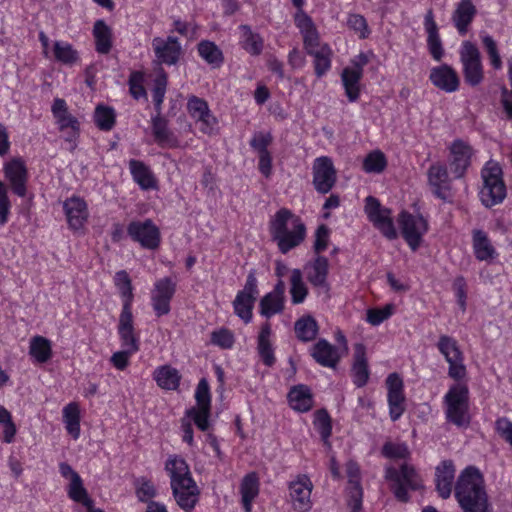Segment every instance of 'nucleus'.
<instances>
[{
	"mask_svg": "<svg viewBox=\"0 0 512 512\" xmlns=\"http://www.w3.org/2000/svg\"><path fill=\"white\" fill-rule=\"evenodd\" d=\"M272 334L271 325L269 322H265L260 329L257 338V350L262 362L271 367L274 365L276 358L274 355V349L270 341Z\"/></svg>",
	"mask_w": 512,
	"mask_h": 512,
	"instance_id": "obj_34",
	"label": "nucleus"
},
{
	"mask_svg": "<svg viewBox=\"0 0 512 512\" xmlns=\"http://www.w3.org/2000/svg\"><path fill=\"white\" fill-rule=\"evenodd\" d=\"M176 292V283L170 277L157 280L151 291V305L157 317L170 313L171 300Z\"/></svg>",
	"mask_w": 512,
	"mask_h": 512,
	"instance_id": "obj_13",
	"label": "nucleus"
},
{
	"mask_svg": "<svg viewBox=\"0 0 512 512\" xmlns=\"http://www.w3.org/2000/svg\"><path fill=\"white\" fill-rule=\"evenodd\" d=\"M116 120V114L112 107L98 105L94 112L96 126L102 131H110Z\"/></svg>",
	"mask_w": 512,
	"mask_h": 512,
	"instance_id": "obj_52",
	"label": "nucleus"
},
{
	"mask_svg": "<svg viewBox=\"0 0 512 512\" xmlns=\"http://www.w3.org/2000/svg\"><path fill=\"white\" fill-rule=\"evenodd\" d=\"M386 478L393 481L391 490L400 502L409 501L408 489L416 491L422 487L419 475L412 466L406 463L401 465L399 471L394 468L387 469Z\"/></svg>",
	"mask_w": 512,
	"mask_h": 512,
	"instance_id": "obj_6",
	"label": "nucleus"
},
{
	"mask_svg": "<svg viewBox=\"0 0 512 512\" xmlns=\"http://www.w3.org/2000/svg\"><path fill=\"white\" fill-rule=\"evenodd\" d=\"M507 196L503 169L497 161L489 160L482 168V205L493 207L501 204Z\"/></svg>",
	"mask_w": 512,
	"mask_h": 512,
	"instance_id": "obj_4",
	"label": "nucleus"
},
{
	"mask_svg": "<svg viewBox=\"0 0 512 512\" xmlns=\"http://www.w3.org/2000/svg\"><path fill=\"white\" fill-rule=\"evenodd\" d=\"M258 295V281L255 271L251 270L247 275L243 289L237 292L233 301L234 313L246 324L252 321L253 308Z\"/></svg>",
	"mask_w": 512,
	"mask_h": 512,
	"instance_id": "obj_8",
	"label": "nucleus"
},
{
	"mask_svg": "<svg viewBox=\"0 0 512 512\" xmlns=\"http://www.w3.org/2000/svg\"><path fill=\"white\" fill-rule=\"evenodd\" d=\"M364 211L368 220L384 237L389 240L397 238L398 234L394 226L391 209L382 206L377 198L368 196L365 199Z\"/></svg>",
	"mask_w": 512,
	"mask_h": 512,
	"instance_id": "obj_7",
	"label": "nucleus"
},
{
	"mask_svg": "<svg viewBox=\"0 0 512 512\" xmlns=\"http://www.w3.org/2000/svg\"><path fill=\"white\" fill-rule=\"evenodd\" d=\"M476 13L475 6L470 0H462L453 13L452 20L459 34L465 35L468 26L473 20Z\"/></svg>",
	"mask_w": 512,
	"mask_h": 512,
	"instance_id": "obj_38",
	"label": "nucleus"
},
{
	"mask_svg": "<svg viewBox=\"0 0 512 512\" xmlns=\"http://www.w3.org/2000/svg\"><path fill=\"white\" fill-rule=\"evenodd\" d=\"M68 496L70 499L77 503H81L83 506H90L94 503L83 486V481L80 475H76L74 479L70 481L68 486Z\"/></svg>",
	"mask_w": 512,
	"mask_h": 512,
	"instance_id": "obj_53",
	"label": "nucleus"
},
{
	"mask_svg": "<svg viewBox=\"0 0 512 512\" xmlns=\"http://www.w3.org/2000/svg\"><path fill=\"white\" fill-rule=\"evenodd\" d=\"M429 79L435 87L447 93L455 92L459 88V76L457 72L447 64L432 68Z\"/></svg>",
	"mask_w": 512,
	"mask_h": 512,
	"instance_id": "obj_23",
	"label": "nucleus"
},
{
	"mask_svg": "<svg viewBox=\"0 0 512 512\" xmlns=\"http://www.w3.org/2000/svg\"><path fill=\"white\" fill-rule=\"evenodd\" d=\"M95 50L99 54H108L112 48V30L104 20H97L93 26Z\"/></svg>",
	"mask_w": 512,
	"mask_h": 512,
	"instance_id": "obj_40",
	"label": "nucleus"
},
{
	"mask_svg": "<svg viewBox=\"0 0 512 512\" xmlns=\"http://www.w3.org/2000/svg\"><path fill=\"white\" fill-rule=\"evenodd\" d=\"M424 27L428 34L427 36V46L429 53L432 58L436 61H440L444 56V49L442 46V41L438 32L437 24L434 20L433 11L430 9L427 11L424 18Z\"/></svg>",
	"mask_w": 512,
	"mask_h": 512,
	"instance_id": "obj_28",
	"label": "nucleus"
},
{
	"mask_svg": "<svg viewBox=\"0 0 512 512\" xmlns=\"http://www.w3.org/2000/svg\"><path fill=\"white\" fill-rule=\"evenodd\" d=\"M445 415L448 422L465 427L470 422L469 391L463 384H454L444 397Z\"/></svg>",
	"mask_w": 512,
	"mask_h": 512,
	"instance_id": "obj_5",
	"label": "nucleus"
},
{
	"mask_svg": "<svg viewBox=\"0 0 512 512\" xmlns=\"http://www.w3.org/2000/svg\"><path fill=\"white\" fill-rule=\"evenodd\" d=\"M196 407L211 408V395L206 379H201L195 391Z\"/></svg>",
	"mask_w": 512,
	"mask_h": 512,
	"instance_id": "obj_61",
	"label": "nucleus"
},
{
	"mask_svg": "<svg viewBox=\"0 0 512 512\" xmlns=\"http://www.w3.org/2000/svg\"><path fill=\"white\" fill-rule=\"evenodd\" d=\"M128 164L134 182L142 190L157 188V179L148 165L136 159H131Z\"/></svg>",
	"mask_w": 512,
	"mask_h": 512,
	"instance_id": "obj_30",
	"label": "nucleus"
},
{
	"mask_svg": "<svg viewBox=\"0 0 512 512\" xmlns=\"http://www.w3.org/2000/svg\"><path fill=\"white\" fill-rule=\"evenodd\" d=\"M290 283V294L292 303L300 304L304 302L308 294V289L303 282L302 272L299 269H293L291 271Z\"/></svg>",
	"mask_w": 512,
	"mask_h": 512,
	"instance_id": "obj_50",
	"label": "nucleus"
},
{
	"mask_svg": "<svg viewBox=\"0 0 512 512\" xmlns=\"http://www.w3.org/2000/svg\"><path fill=\"white\" fill-rule=\"evenodd\" d=\"M454 496L463 512H480V471L466 467L454 485Z\"/></svg>",
	"mask_w": 512,
	"mask_h": 512,
	"instance_id": "obj_3",
	"label": "nucleus"
},
{
	"mask_svg": "<svg viewBox=\"0 0 512 512\" xmlns=\"http://www.w3.org/2000/svg\"><path fill=\"white\" fill-rule=\"evenodd\" d=\"M288 401L292 409L301 413L310 411L314 405L310 388L303 384L296 385L290 389Z\"/></svg>",
	"mask_w": 512,
	"mask_h": 512,
	"instance_id": "obj_33",
	"label": "nucleus"
},
{
	"mask_svg": "<svg viewBox=\"0 0 512 512\" xmlns=\"http://www.w3.org/2000/svg\"><path fill=\"white\" fill-rule=\"evenodd\" d=\"M190 116L200 123V131L204 134H212L217 121L211 114L208 103L197 96H191L187 102Z\"/></svg>",
	"mask_w": 512,
	"mask_h": 512,
	"instance_id": "obj_20",
	"label": "nucleus"
},
{
	"mask_svg": "<svg viewBox=\"0 0 512 512\" xmlns=\"http://www.w3.org/2000/svg\"><path fill=\"white\" fill-rule=\"evenodd\" d=\"M455 466L451 460L442 461L435 469L436 491L443 499H448L453 491Z\"/></svg>",
	"mask_w": 512,
	"mask_h": 512,
	"instance_id": "obj_25",
	"label": "nucleus"
},
{
	"mask_svg": "<svg viewBox=\"0 0 512 512\" xmlns=\"http://www.w3.org/2000/svg\"><path fill=\"white\" fill-rule=\"evenodd\" d=\"M437 348L449 364V377L455 380L464 378L466 368L463 364V354L460 351L457 341L448 335H441L437 343Z\"/></svg>",
	"mask_w": 512,
	"mask_h": 512,
	"instance_id": "obj_10",
	"label": "nucleus"
},
{
	"mask_svg": "<svg viewBox=\"0 0 512 512\" xmlns=\"http://www.w3.org/2000/svg\"><path fill=\"white\" fill-rule=\"evenodd\" d=\"M63 210L70 229L78 231L83 228L88 219V209L82 198L72 196L66 199L63 202Z\"/></svg>",
	"mask_w": 512,
	"mask_h": 512,
	"instance_id": "obj_21",
	"label": "nucleus"
},
{
	"mask_svg": "<svg viewBox=\"0 0 512 512\" xmlns=\"http://www.w3.org/2000/svg\"><path fill=\"white\" fill-rule=\"evenodd\" d=\"M168 84V76L163 68H160L154 80V87L152 91L153 103L155 110L161 114V107L164 101L166 88Z\"/></svg>",
	"mask_w": 512,
	"mask_h": 512,
	"instance_id": "obj_51",
	"label": "nucleus"
},
{
	"mask_svg": "<svg viewBox=\"0 0 512 512\" xmlns=\"http://www.w3.org/2000/svg\"><path fill=\"white\" fill-rule=\"evenodd\" d=\"M127 234L145 249L155 250L161 242L159 228L151 219L131 221L127 226Z\"/></svg>",
	"mask_w": 512,
	"mask_h": 512,
	"instance_id": "obj_11",
	"label": "nucleus"
},
{
	"mask_svg": "<svg viewBox=\"0 0 512 512\" xmlns=\"http://www.w3.org/2000/svg\"><path fill=\"white\" fill-rule=\"evenodd\" d=\"M199 56L213 68H219L224 63L222 50L212 41L202 40L197 44Z\"/></svg>",
	"mask_w": 512,
	"mask_h": 512,
	"instance_id": "obj_41",
	"label": "nucleus"
},
{
	"mask_svg": "<svg viewBox=\"0 0 512 512\" xmlns=\"http://www.w3.org/2000/svg\"><path fill=\"white\" fill-rule=\"evenodd\" d=\"M482 46L486 49L489 64L494 70L503 68V61L499 52V47L496 41L491 36L482 37Z\"/></svg>",
	"mask_w": 512,
	"mask_h": 512,
	"instance_id": "obj_56",
	"label": "nucleus"
},
{
	"mask_svg": "<svg viewBox=\"0 0 512 512\" xmlns=\"http://www.w3.org/2000/svg\"><path fill=\"white\" fill-rule=\"evenodd\" d=\"M285 308V301L270 293L264 295L259 303L260 314L269 319L276 314L283 312Z\"/></svg>",
	"mask_w": 512,
	"mask_h": 512,
	"instance_id": "obj_49",
	"label": "nucleus"
},
{
	"mask_svg": "<svg viewBox=\"0 0 512 512\" xmlns=\"http://www.w3.org/2000/svg\"><path fill=\"white\" fill-rule=\"evenodd\" d=\"M165 471L170 478L176 504L185 511L192 510L199 501L200 489L186 460L176 454L169 455L165 462Z\"/></svg>",
	"mask_w": 512,
	"mask_h": 512,
	"instance_id": "obj_1",
	"label": "nucleus"
},
{
	"mask_svg": "<svg viewBox=\"0 0 512 512\" xmlns=\"http://www.w3.org/2000/svg\"><path fill=\"white\" fill-rule=\"evenodd\" d=\"M114 284L118 288L123 300L122 311H132L133 287L129 274L125 270L116 272Z\"/></svg>",
	"mask_w": 512,
	"mask_h": 512,
	"instance_id": "obj_42",
	"label": "nucleus"
},
{
	"mask_svg": "<svg viewBox=\"0 0 512 512\" xmlns=\"http://www.w3.org/2000/svg\"><path fill=\"white\" fill-rule=\"evenodd\" d=\"M152 48L156 62L160 65H176L183 53L180 41L174 36L153 38Z\"/></svg>",
	"mask_w": 512,
	"mask_h": 512,
	"instance_id": "obj_14",
	"label": "nucleus"
},
{
	"mask_svg": "<svg viewBox=\"0 0 512 512\" xmlns=\"http://www.w3.org/2000/svg\"><path fill=\"white\" fill-rule=\"evenodd\" d=\"M386 166V157L379 150L370 152L363 161V170L367 173H381Z\"/></svg>",
	"mask_w": 512,
	"mask_h": 512,
	"instance_id": "obj_55",
	"label": "nucleus"
},
{
	"mask_svg": "<svg viewBox=\"0 0 512 512\" xmlns=\"http://www.w3.org/2000/svg\"><path fill=\"white\" fill-rule=\"evenodd\" d=\"M152 122V133L155 142L161 147L175 148L178 146L177 137L168 128V121L161 116L156 114L151 119Z\"/></svg>",
	"mask_w": 512,
	"mask_h": 512,
	"instance_id": "obj_31",
	"label": "nucleus"
},
{
	"mask_svg": "<svg viewBox=\"0 0 512 512\" xmlns=\"http://www.w3.org/2000/svg\"><path fill=\"white\" fill-rule=\"evenodd\" d=\"M451 159L449 166L455 178L464 175L470 165L471 148L461 140H455L450 147Z\"/></svg>",
	"mask_w": 512,
	"mask_h": 512,
	"instance_id": "obj_26",
	"label": "nucleus"
},
{
	"mask_svg": "<svg viewBox=\"0 0 512 512\" xmlns=\"http://www.w3.org/2000/svg\"><path fill=\"white\" fill-rule=\"evenodd\" d=\"M428 184L433 195L445 202L451 200V184L447 167L443 163L432 164L428 171Z\"/></svg>",
	"mask_w": 512,
	"mask_h": 512,
	"instance_id": "obj_19",
	"label": "nucleus"
},
{
	"mask_svg": "<svg viewBox=\"0 0 512 512\" xmlns=\"http://www.w3.org/2000/svg\"><path fill=\"white\" fill-rule=\"evenodd\" d=\"M352 373L353 382L357 387H363L367 384L370 372L366 357V347L363 343H356L354 345Z\"/></svg>",
	"mask_w": 512,
	"mask_h": 512,
	"instance_id": "obj_29",
	"label": "nucleus"
},
{
	"mask_svg": "<svg viewBox=\"0 0 512 512\" xmlns=\"http://www.w3.org/2000/svg\"><path fill=\"white\" fill-rule=\"evenodd\" d=\"M363 77L362 72L345 67L341 73V81L345 89V94L350 102H356L360 96V81Z\"/></svg>",
	"mask_w": 512,
	"mask_h": 512,
	"instance_id": "obj_39",
	"label": "nucleus"
},
{
	"mask_svg": "<svg viewBox=\"0 0 512 512\" xmlns=\"http://www.w3.org/2000/svg\"><path fill=\"white\" fill-rule=\"evenodd\" d=\"M268 231L271 240L282 254L299 247L307 235L306 225L301 217L287 208H280L271 217Z\"/></svg>",
	"mask_w": 512,
	"mask_h": 512,
	"instance_id": "obj_2",
	"label": "nucleus"
},
{
	"mask_svg": "<svg viewBox=\"0 0 512 512\" xmlns=\"http://www.w3.org/2000/svg\"><path fill=\"white\" fill-rule=\"evenodd\" d=\"M5 178L9 181L12 191L19 197L27 194L28 170L20 157L12 158L4 164Z\"/></svg>",
	"mask_w": 512,
	"mask_h": 512,
	"instance_id": "obj_18",
	"label": "nucleus"
},
{
	"mask_svg": "<svg viewBox=\"0 0 512 512\" xmlns=\"http://www.w3.org/2000/svg\"><path fill=\"white\" fill-rule=\"evenodd\" d=\"M347 25L356 33H359L361 39L367 38L370 33L366 19L360 14H350Z\"/></svg>",
	"mask_w": 512,
	"mask_h": 512,
	"instance_id": "obj_63",
	"label": "nucleus"
},
{
	"mask_svg": "<svg viewBox=\"0 0 512 512\" xmlns=\"http://www.w3.org/2000/svg\"><path fill=\"white\" fill-rule=\"evenodd\" d=\"M211 343L223 349H229L234 344L233 333L225 328L213 331L211 334Z\"/></svg>",
	"mask_w": 512,
	"mask_h": 512,
	"instance_id": "obj_64",
	"label": "nucleus"
},
{
	"mask_svg": "<svg viewBox=\"0 0 512 512\" xmlns=\"http://www.w3.org/2000/svg\"><path fill=\"white\" fill-rule=\"evenodd\" d=\"M313 425L320 434L323 443L330 445L329 438L332 434V419L326 409L322 408L315 411Z\"/></svg>",
	"mask_w": 512,
	"mask_h": 512,
	"instance_id": "obj_48",
	"label": "nucleus"
},
{
	"mask_svg": "<svg viewBox=\"0 0 512 512\" xmlns=\"http://www.w3.org/2000/svg\"><path fill=\"white\" fill-rule=\"evenodd\" d=\"M296 337L302 342H310L316 339L318 335V324L316 320L310 316L299 318L294 325Z\"/></svg>",
	"mask_w": 512,
	"mask_h": 512,
	"instance_id": "obj_44",
	"label": "nucleus"
},
{
	"mask_svg": "<svg viewBox=\"0 0 512 512\" xmlns=\"http://www.w3.org/2000/svg\"><path fill=\"white\" fill-rule=\"evenodd\" d=\"M310 355L323 367L335 368L341 359L339 349L326 339H319L310 349Z\"/></svg>",
	"mask_w": 512,
	"mask_h": 512,
	"instance_id": "obj_24",
	"label": "nucleus"
},
{
	"mask_svg": "<svg viewBox=\"0 0 512 512\" xmlns=\"http://www.w3.org/2000/svg\"><path fill=\"white\" fill-rule=\"evenodd\" d=\"M459 54L465 81L472 86L478 85L480 83V51L477 46L470 41H464Z\"/></svg>",
	"mask_w": 512,
	"mask_h": 512,
	"instance_id": "obj_17",
	"label": "nucleus"
},
{
	"mask_svg": "<svg viewBox=\"0 0 512 512\" xmlns=\"http://www.w3.org/2000/svg\"><path fill=\"white\" fill-rule=\"evenodd\" d=\"M347 504L351 512H359L362 508L363 489L361 483L348 484Z\"/></svg>",
	"mask_w": 512,
	"mask_h": 512,
	"instance_id": "obj_58",
	"label": "nucleus"
},
{
	"mask_svg": "<svg viewBox=\"0 0 512 512\" xmlns=\"http://www.w3.org/2000/svg\"><path fill=\"white\" fill-rule=\"evenodd\" d=\"M394 313V305L386 304L383 308H370L367 310L366 320L373 326H378L389 319Z\"/></svg>",
	"mask_w": 512,
	"mask_h": 512,
	"instance_id": "obj_57",
	"label": "nucleus"
},
{
	"mask_svg": "<svg viewBox=\"0 0 512 512\" xmlns=\"http://www.w3.org/2000/svg\"><path fill=\"white\" fill-rule=\"evenodd\" d=\"M289 496L296 512H308L312 508L311 493L313 484L310 478L301 474L289 483Z\"/></svg>",
	"mask_w": 512,
	"mask_h": 512,
	"instance_id": "obj_15",
	"label": "nucleus"
},
{
	"mask_svg": "<svg viewBox=\"0 0 512 512\" xmlns=\"http://www.w3.org/2000/svg\"><path fill=\"white\" fill-rule=\"evenodd\" d=\"M241 36L240 45L251 56H259L264 49L262 36L254 32L249 25L239 26Z\"/></svg>",
	"mask_w": 512,
	"mask_h": 512,
	"instance_id": "obj_37",
	"label": "nucleus"
},
{
	"mask_svg": "<svg viewBox=\"0 0 512 512\" xmlns=\"http://www.w3.org/2000/svg\"><path fill=\"white\" fill-rule=\"evenodd\" d=\"M273 137L270 132H256L250 140V146L257 153H267L268 146L272 143Z\"/></svg>",
	"mask_w": 512,
	"mask_h": 512,
	"instance_id": "obj_62",
	"label": "nucleus"
},
{
	"mask_svg": "<svg viewBox=\"0 0 512 512\" xmlns=\"http://www.w3.org/2000/svg\"><path fill=\"white\" fill-rule=\"evenodd\" d=\"M153 379L161 389L175 391L180 386L181 375L176 368L163 365L155 369Z\"/></svg>",
	"mask_w": 512,
	"mask_h": 512,
	"instance_id": "obj_35",
	"label": "nucleus"
},
{
	"mask_svg": "<svg viewBox=\"0 0 512 512\" xmlns=\"http://www.w3.org/2000/svg\"><path fill=\"white\" fill-rule=\"evenodd\" d=\"M241 503L244 512L252 511V503L259 495L260 481L256 472L246 474L240 483Z\"/></svg>",
	"mask_w": 512,
	"mask_h": 512,
	"instance_id": "obj_32",
	"label": "nucleus"
},
{
	"mask_svg": "<svg viewBox=\"0 0 512 512\" xmlns=\"http://www.w3.org/2000/svg\"><path fill=\"white\" fill-rule=\"evenodd\" d=\"M118 334L123 349L135 353L139 351V338L135 334L132 311H121L118 323Z\"/></svg>",
	"mask_w": 512,
	"mask_h": 512,
	"instance_id": "obj_27",
	"label": "nucleus"
},
{
	"mask_svg": "<svg viewBox=\"0 0 512 512\" xmlns=\"http://www.w3.org/2000/svg\"><path fill=\"white\" fill-rule=\"evenodd\" d=\"M385 383L388 390L389 415L392 421H397L405 412L404 383L398 373L389 374Z\"/></svg>",
	"mask_w": 512,
	"mask_h": 512,
	"instance_id": "obj_16",
	"label": "nucleus"
},
{
	"mask_svg": "<svg viewBox=\"0 0 512 512\" xmlns=\"http://www.w3.org/2000/svg\"><path fill=\"white\" fill-rule=\"evenodd\" d=\"M382 453L385 457L390 459H406L410 454L406 444L392 442L384 444Z\"/></svg>",
	"mask_w": 512,
	"mask_h": 512,
	"instance_id": "obj_60",
	"label": "nucleus"
},
{
	"mask_svg": "<svg viewBox=\"0 0 512 512\" xmlns=\"http://www.w3.org/2000/svg\"><path fill=\"white\" fill-rule=\"evenodd\" d=\"M135 493L140 502L148 504V502L153 501L152 499L156 497L157 490L150 480L141 478L138 480Z\"/></svg>",
	"mask_w": 512,
	"mask_h": 512,
	"instance_id": "obj_59",
	"label": "nucleus"
},
{
	"mask_svg": "<svg viewBox=\"0 0 512 512\" xmlns=\"http://www.w3.org/2000/svg\"><path fill=\"white\" fill-rule=\"evenodd\" d=\"M211 408L204 407H191L186 410L185 418L193 421L197 428L203 432L207 431L210 427Z\"/></svg>",
	"mask_w": 512,
	"mask_h": 512,
	"instance_id": "obj_54",
	"label": "nucleus"
},
{
	"mask_svg": "<svg viewBox=\"0 0 512 512\" xmlns=\"http://www.w3.org/2000/svg\"><path fill=\"white\" fill-rule=\"evenodd\" d=\"M332 50L327 44H323L317 51L310 52L314 57V70L318 78L324 76L331 68Z\"/></svg>",
	"mask_w": 512,
	"mask_h": 512,
	"instance_id": "obj_47",
	"label": "nucleus"
},
{
	"mask_svg": "<svg viewBox=\"0 0 512 512\" xmlns=\"http://www.w3.org/2000/svg\"><path fill=\"white\" fill-rule=\"evenodd\" d=\"M29 354L38 363H46L52 357V345L49 339L36 335L30 339Z\"/></svg>",
	"mask_w": 512,
	"mask_h": 512,
	"instance_id": "obj_43",
	"label": "nucleus"
},
{
	"mask_svg": "<svg viewBox=\"0 0 512 512\" xmlns=\"http://www.w3.org/2000/svg\"><path fill=\"white\" fill-rule=\"evenodd\" d=\"M402 237L411 248L416 251L422 242L423 236L428 231V222L421 215H413L407 211H402L398 218Z\"/></svg>",
	"mask_w": 512,
	"mask_h": 512,
	"instance_id": "obj_9",
	"label": "nucleus"
},
{
	"mask_svg": "<svg viewBox=\"0 0 512 512\" xmlns=\"http://www.w3.org/2000/svg\"><path fill=\"white\" fill-rule=\"evenodd\" d=\"M305 271L307 280L314 288L321 289L324 292L330 290L327 281L329 261L326 257L317 255L313 261L306 264Z\"/></svg>",
	"mask_w": 512,
	"mask_h": 512,
	"instance_id": "obj_22",
	"label": "nucleus"
},
{
	"mask_svg": "<svg viewBox=\"0 0 512 512\" xmlns=\"http://www.w3.org/2000/svg\"><path fill=\"white\" fill-rule=\"evenodd\" d=\"M63 421L67 432L73 439H78L80 436V410L77 403L72 402L64 407Z\"/></svg>",
	"mask_w": 512,
	"mask_h": 512,
	"instance_id": "obj_46",
	"label": "nucleus"
},
{
	"mask_svg": "<svg viewBox=\"0 0 512 512\" xmlns=\"http://www.w3.org/2000/svg\"><path fill=\"white\" fill-rule=\"evenodd\" d=\"M53 54L57 62L68 66L76 64L80 59L79 52L70 43L64 41L54 42Z\"/></svg>",
	"mask_w": 512,
	"mask_h": 512,
	"instance_id": "obj_45",
	"label": "nucleus"
},
{
	"mask_svg": "<svg viewBox=\"0 0 512 512\" xmlns=\"http://www.w3.org/2000/svg\"><path fill=\"white\" fill-rule=\"evenodd\" d=\"M51 110L61 132L80 126L78 119L68 112L67 104L64 99H54Z\"/></svg>",
	"mask_w": 512,
	"mask_h": 512,
	"instance_id": "obj_36",
	"label": "nucleus"
},
{
	"mask_svg": "<svg viewBox=\"0 0 512 512\" xmlns=\"http://www.w3.org/2000/svg\"><path fill=\"white\" fill-rule=\"evenodd\" d=\"M313 186L320 194L329 193L337 181V171L328 156L317 157L312 165Z\"/></svg>",
	"mask_w": 512,
	"mask_h": 512,
	"instance_id": "obj_12",
	"label": "nucleus"
}]
</instances>
